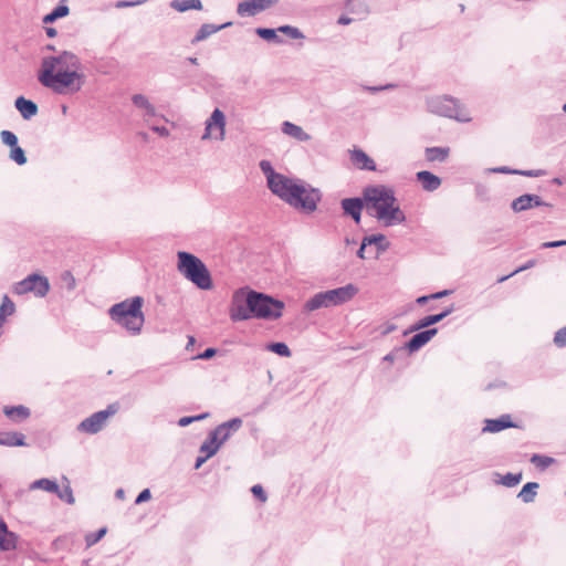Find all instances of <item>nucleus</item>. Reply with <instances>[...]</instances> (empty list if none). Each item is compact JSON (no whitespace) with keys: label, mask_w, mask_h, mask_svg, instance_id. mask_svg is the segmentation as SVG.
<instances>
[{"label":"nucleus","mask_w":566,"mask_h":566,"mask_svg":"<svg viewBox=\"0 0 566 566\" xmlns=\"http://www.w3.org/2000/svg\"><path fill=\"white\" fill-rule=\"evenodd\" d=\"M266 349L281 356V357H290L291 349L283 342L270 343L266 345Z\"/></svg>","instance_id":"nucleus-39"},{"label":"nucleus","mask_w":566,"mask_h":566,"mask_svg":"<svg viewBox=\"0 0 566 566\" xmlns=\"http://www.w3.org/2000/svg\"><path fill=\"white\" fill-rule=\"evenodd\" d=\"M232 25V22H226L223 24L217 25L212 23H203L199 30L197 31L195 38L192 39V43L201 42L206 39H208L210 35L219 32L220 30H223L228 27Z\"/></svg>","instance_id":"nucleus-21"},{"label":"nucleus","mask_w":566,"mask_h":566,"mask_svg":"<svg viewBox=\"0 0 566 566\" xmlns=\"http://www.w3.org/2000/svg\"><path fill=\"white\" fill-rule=\"evenodd\" d=\"M282 132L298 142H307L311 139V136L301 126L287 120L283 122Z\"/></svg>","instance_id":"nucleus-24"},{"label":"nucleus","mask_w":566,"mask_h":566,"mask_svg":"<svg viewBox=\"0 0 566 566\" xmlns=\"http://www.w3.org/2000/svg\"><path fill=\"white\" fill-rule=\"evenodd\" d=\"M512 172L515 175H521V176H525V177H542L545 175V170H542V169H534V170L514 169V171H512Z\"/></svg>","instance_id":"nucleus-50"},{"label":"nucleus","mask_w":566,"mask_h":566,"mask_svg":"<svg viewBox=\"0 0 566 566\" xmlns=\"http://www.w3.org/2000/svg\"><path fill=\"white\" fill-rule=\"evenodd\" d=\"M475 190H476V196L479 198H481L482 200L486 199L488 189L484 186L479 185V186H476Z\"/></svg>","instance_id":"nucleus-61"},{"label":"nucleus","mask_w":566,"mask_h":566,"mask_svg":"<svg viewBox=\"0 0 566 566\" xmlns=\"http://www.w3.org/2000/svg\"><path fill=\"white\" fill-rule=\"evenodd\" d=\"M482 432H500L510 428H517V424L512 421L511 415L505 413L496 419H485Z\"/></svg>","instance_id":"nucleus-17"},{"label":"nucleus","mask_w":566,"mask_h":566,"mask_svg":"<svg viewBox=\"0 0 566 566\" xmlns=\"http://www.w3.org/2000/svg\"><path fill=\"white\" fill-rule=\"evenodd\" d=\"M416 178L426 191H434L441 186L440 177L428 170L418 171Z\"/></svg>","instance_id":"nucleus-20"},{"label":"nucleus","mask_w":566,"mask_h":566,"mask_svg":"<svg viewBox=\"0 0 566 566\" xmlns=\"http://www.w3.org/2000/svg\"><path fill=\"white\" fill-rule=\"evenodd\" d=\"M438 333V328H428L416 333L407 343L401 346V349L406 352L415 353L423 347L428 342L431 340Z\"/></svg>","instance_id":"nucleus-16"},{"label":"nucleus","mask_w":566,"mask_h":566,"mask_svg":"<svg viewBox=\"0 0 566 566\" xmlns=\"http://www.w3.org/2000/svg\"><path fill=\"white\" fill-rule=\"evenodd\" d=\"M366 209L385 226L401 224L406 221L405 212L396 206V197L392 189L378 185L364 188Z\"/></svg>","instance_id":"nucleus-3"},{"label":"nucleus","mask_w":566,"mask_h":566,"mask_svg":"<svg viewBox=\"0 0 566 566\" xmlns=\"http://www.w3.org/2000/svg\"><path fill=\"white\" fill-rule=\"evenodd\" d=\"M25 444V436L21 432H0V446L23 447Z\"/></svg>","instance_id":"nucleus-23"},{"label":"nucleus","mask_w":566,"mask_h":566,"mask_svg":"<svg viewBox=\"0 0 566 566\" xmlns=\"http://www.w3.org/2000/svg\"><path fill=\"white\" fill-rule=\"evenodd\" d=\"M363 239L364 245L375 244L378 253L385 252L389 249V242L387 241L386 237L381 233L366 235Z\"/></svg>","instance_id":"nucleus-28"},{"label":"nucleus","mask_w":566,"mask_h":566,"mask_svg":"<svg viewBox=\"0 0 566 566\" xmlns=\"http://www.w3.org/2000/svg\"><path fill=\"white\" fill-rule=\"evenodd\" d=\"M396 87V84L389 83L386 85H379V86H365V90L370 93H378L381 91L392 90Z\"/></svg>","instance_id":"nucleus-54"},{"label":"nucleus","mask_w":566,"mask_h":566,"mask_svg":"<svg viewBox=\"0 0 566 566\" xmlns=\"http://www.w3.org/2000/svg\"><path fill=\"white\" fill-rule=\"evenodd\" d=\"M220 444L217 442V439H213V437L209 433L207 439L202 442L200 447V452L205 453L207 457L211 458L214 455L218 450L220 449Z\"/></svg>","instance_id":"nucleus-34"},{"label":"nucleus","mask_w":566,"mask_h":566,"mask_svg":"<svg viewBox=\"0 0 566 566\" xmlns=\"http://www.w3.org/2000/svg\"><path fill=\"white\" fill-rule=\"evenodd\" d=\"M554 461L553 458L542 454H533L531 458V462L539 470L547 469Z\"/></svg>","instance_id":"nucleus-40"},{"label":"nucleus","mask_w":566,"mask_h":566,"mask_svg":"<svg viewBox=\"0 0 566 566\" xmlns=\"http://www.w3.org/2000/svg\"><path fill=\"white\" fill-rule=\"evenodd\" d=\"M364 206H366L364 193L363 197L344 198L340 201V207L344 214L350 217L357 224L361 220V211Z\"/></svg>","instance_id":"nucleus-13"},{"label":"nucleus","mask_w":566,"mask_h":566,"mask_svg":"<svg viewBox=\"0 0 566 566\" xmlns=\"http://www.w3.org/2000/svg\"><path fill=\"white\" fill-rule=\"evenodd\" d=\"M538 488H539V484L537 482H527L526 484H524V486L517 494V497L523 503H532V502H534V500L536 497Z\"/></svg>","instance_id":"nucleus-27"},{"label":"nucleus","mask_w":566,"mask_h":566,"mask_svg":"<svg viewBox=\"0 0 566 566\" xmlns=\"http://www.w3.org/2000/svg\"><path fill=\"white\" fill-rule=\"evenodd\" d=\"M536 264V260H530L527 261L524 265L517 268L516 270H514L512 273L505 275V276H502L497 280L499 283H502L504 281H506L507 279H510L511 276L515 275L516 273H520V272H523L527 269H531L533 268L534 265Z\"/></svg>","instance_id":"nucleus-48"},{"label":"nucleus","mask_w":566,"mask_h":566,"mask_svg":"<svg viewBox=\"0 0 566 566\" xmlns=\"http://www.w3.org/2000/svg\"><path fill=\"white\" fill-rule=\"evenodd\" d=\"M242 427L241 418H232L226 422H222L216 429H213L210 434L213 439H217V442L222 446L233 432L238 431Z\"/></svg>","instance_id":"nucleus-14"},{"label":"nucleus","mask_w":566,"mask_h":566,"mask_svg":"<svg viewBox=\"0 0 566 566\" xmlns=\"http://www.w3.org/2000/svg\"><path fill=\"white\" fill-rule=\"evenodd\" d=\"M277 0H244L238 4L237 12L241 17H252L273 6Z\"/></svg>","instance_id":"nucleus-15"},{"label":"nucleus","mask_w":566,"mask_h":566,"mask_svg":"<svg viewBox=\"0 0 566 566\" xmlns=\"http://www.w3.org/2000/svg\"><path fill=\"white\" fill-rule=\"evenodd\" d=\"M69 12H70V9H69L67 6H57L56 8L53 9L52 12H50L49 14H46L43 18V22L44 23H52L56 19L63 18V17L67 15Z\"/></svg>","instance_id":"nucleus-38"},{"label":"nucleus","mask_w":566,"mask_h":566,"mask_svg":"<svg viewBox=\"0 0 566 566\" xmlns=\"http://www.w3.org/2000/svg\"><path fill=\"white\" fill-rule=\"evenodd\" d=\"M151 129L160 136H167L169 134L165 126L151 125Z\"/></svg>","instance_id":"nucleus-62"},{"label":"nucleus","mask_w":566,"mask_h":566,"mask_svg":"<svg viewBox=\"0 0 566 566\" xmlns=\"http://www.w3.org/2000/svg\"><path fill=\"white\" fill-rule=\"evenodd\" d=\"M224 126H226V117L224 114L216 108L210 118L206 123L205 134L202 135V139L214 138L217 140H222L224 137Z\"/></svg>","instance_id":"nucleus-12"},{"label":"nucleus","mask_w":566,"mask_h":566,"mask_svg":"<svg viewBox=\"0 0 566 566\" xmlns=\"http://www.w3.org/2000/svg\"><path fill=\"white\" fill-rule=\"evenodd\" d=\"M208 416V413H201L193 417H181L179 418V427H186L193 421L202 420Z\"/></svg>","instance_id":"nucleus-52"},{"label":"nucleus","mask_w":566,"mask_h":566,"mask_svg":"<svg viewBox=\"0 0 566 566\" xmlns=\"http://www.w3.org/2000/svg\"><path fill=\"white\" fill-rule=\"evenodd\" d=\"M19 535L9 531L7 523L0 520V551L8 552L17 548Z\"/></svg>","instance_id":"nucleus-18"},{"label":"nucleus","mask_w":566,"mask_h":566,"mask_svg":"<svg viewBox=\"0 0 566 566\" xmlns=\"http://www.w3.org/2000/svg\"><path fill=\"white\" fill-rule=\"evenodd\" d=\"M248 306L254 318L273 321L282 316L284 303L261 292L249 289Z\"/></svg>","instance_id":"nucleus-7"},{"label":"nucleus","mask_w":566,"mask_h":566,"mask_svg":"<svg viewBox=\"0 0 566 566\" xmlns=\"http://www.w3.org/2000/svg\"><path fill=\"white\" fill-rule=\"evenodd\" d=\"M439 322H441L440 315H438V314L427 315V316L422 317L421 319H419L418 322H416L413 325H411L407 331H405L403 335L406 336L409 333L418 332L423 328L428 329V327H430Z\"/></svg>","instance_id":"nucleus-25"},{"label":"nucleus","mask_w":566,"mask_h":566,"mask_svg":"<svg viewBox=\"0 0 566 566\" xmlns=\"http://www.w3.org/2000/svg\"><path fill=\"white\" fill-rule=\"evenodd\" d=\"M144 298L134 296L112 305L108 315L113 322L124 327L129 334L138 335L145 323V315L142 311Z\"/></svg>","instance_id":"nucleus-4"},{"label":"nucleus","mask_w":566,"mask_h":566,"mask_svg":"<svg viewBox=\"0 0 566 566\" xmlns=\"http://www.w3.org/2000/svg\"><path fill=\"white\" fill-rule=\"evenodd\" d=\"M427 107L429 112L433 114L449 117L458 122L468 123L471 120L469 113L459 101L448 95L428 98Z\"/></svg>","instance_id":"nucleus-8"},{"label":"nucleus","mask_w":566,"mask_h":566,"mask_svg":"<svg viewBox=\"0 0 566 566\" xmlns=\"http://www.w3.org/2000/svg\"><path fill=\"white\" fill-rule=\"evenodd\" d=\"M0 136L2 143L10 146L11 148L18 145V137L12 132L2 130Z\"/></svg>","instance_id":"nucleus-47"},{"label":"nucleus","mask_w":566,"mask_h":566,"mask_svg":"<svg viewBox=\"0 0 566 566\" xmlns=\"http://www.w3.org/2000/svg\"><path fill=\"white\" fill-rule=\"evenodd\" d=\"M352 163L359 169L375 171V161L361 149H353L350 151Z\"/></svg>","instance_id":"nucleus-19"},{"label":"nucleus","mask_w":566,"mask_h":566,"mask_svg":"<svg viewBox=\"0 0 566 566\" xmlns=\"http://www.w3.org/2000/svg\"><path fill=\"white\" fill-rule=\"evenodd\" d=\"M10 158L20 166L27 163V156L24 154V150L18 145L11 148Z\"/></svg>","instance_id":"nucleus-43"},{"label":"nucleus","mask_w":566,"mask_h":566,"mask_svg":"<svg viewBox=\"0 0 566 566\" xmlns=\"http://www.w3.org/2000/svg\"><path fill=\"white\" fill-rule=\"evenodd\" d=\"M563 245H566V240L544 242L542 244V248L543 249H549V248H558V247H563Z\"/></svg>","instance_id":"nucleus-59"},{"label":"nucleus","mask_w":566,"mask_h":566,"mask_svg":"<svg viewBox=\"0 0 566 566\" xmlns=\"http://www.w3.org/2000/svg\"><path fill=\"white\" fill-rule=\"evenodd\" d=\"M179 273L198 290L209 291L213 287L209 269L199 256L190 252L179 251Z\"/></svg>","instance_id":"nucleus-5"},{"label":"nucleus","mask_w":566,"mask_h":566,"mask_svg":"<svg viewBox=\"0 0 566 566\" xmlns=\"http://www.w3.org/2000/svg\"><path fill=\"white\" fill-rule=\"evenodd\" d=\"M405 352V349H401V346L396 347L394 350H391L384 357V361L394 363L397 359L398 355Z\"/></svg>","instance_id":"nucleus-55"},{"label":"nucleus","mask_w":566,"mask_h":566,"mask_svg":"<svg viewBox=\"0 0 566 566\" xmlns=\"http://www.w3.org/2000/svg\"><path fill=\"white\" fill-rule=\"evenodd\" d=\"M107 530L106 527L99 528L97 532L88 533L85 535V543L87 547H91L95 545L97 542H99L106 534Z\"/></svg>","instance_id":"nucleus-42"},{"label":"nucleus","mask_w":566,"mask_h":566,"mask_svg":"<svg viewBox=\"0 0 566 566\" xmlns=\"http://www.w3.org/2000/svg\"><path fill=\"white\" fill-rule=\"evenodd\" d=\"M133 104L145 111L146 117H154L155 116V107L150 104L148 98L143 94H135L132 97Z\"/></svg>","instance_id":"nucleus-31"},{"label":"nucleus","mask_w":566,"mask_h":566,"mask_svg":"<svg viewBox=\"0 0 566 566\" xmlns=\"http://www.w3.org/2000/svg\"><path fill=\"white\" fill-rule=\"evenodd\" d=\"M216 353H217L216 348L209 347V348L205 349L202 353H200L196 356L189 357V359H210L216 355Z\"/></svg>","instance_id":"nucleus-53"},{"label":"nucleus","mask_w":566,"mask_h":566,"mask_svg":"<svg viewBox=\"0 0 566 566\" xmlns=\"http://www.w3.org/2000/svg\"><path fill=\"white\" fill-rule=\"evenodd\" d=\"M151 493L149 489L143 490L136 497L135 504H142L148 500H150Z\"/></svg>","instance_id":"nucleus-58"},{"label":"nucleus","mask_w":566,"mask_h":566,"mask_svg":"<svg viewBox=\"0 0 566 566\" xmlns=\"http://www.w3.org/2000/svg\"><path fill=\"white\" fill-rule=\"evenodd\" d=\"M81 67V60L75 53L62 51L57 55L42 59L38 80L54 93H76L85 81V75L80 72Z\"/></svg>","instance_id":"nucleus-1"},{"label":"nucleus","mask_w":566,"mask_h":566,"mask_svg":"<svg viewBox=\"0 0 566 566\" xmlns=\"http://www.w3.org/2000/svg\"><path fill=\"white\" fill-rule=\"evenodd\" d=\"M453 311H454V305L452 304V305L446 307L442 312L438 313V315H440V321L444 319Z\"/></svg>","instance_id":"nucleus-63"},{"label":"nucleus","mask_w":566,"mask_h":566,"mask_svg":"<svg viewBox=\"0 0 566 566\" xmlns=\"http://www.w3.org/2000/svg\"><path fill=\"white\" fill-rule=\"evenodd\" d=\"M117 411L118 405L111 403L106 409L94 412L90 417L82 420L77 426V431L95 434L104 428L107 419L114 416Z\"/></svg>","instance_id":"nucleus-10"},{"label":"nucleus","mask_w":566,"mask_h":566,"mask_svg":"<svg viewBox=\"0 0 566 566\" xmlns=\"http://www.w3.org/2000/svg\"><path fill=\"white\" fill-rule=\"evenodd\" d=\"M554 344L558 347V348H564L566 347V326L558 329L556 333H555V336H554Z\"/></svg>","instance_id":"nucleus-49"},{"label":"nucleus","mask_w":566,"mask_h":566,"mask_svg":"<svg viewBox=\"0 0 566 566\" xmlns=\"http://www.w3.org/2000/svg\"><path fill=\"white\" fill-rule=\"evenodd\" d=\"M511 208L514 212H522L531 209L530 193H524L515 198L511 203Z\"/></svg>","instance_id":"nucleus-35"},{"label":"nucleus","mask_w":566,"mask_h":566,"mask_svg":"<svg viewBox=\"0 0 566 566\" xmlns=\"http://www.w3.org/2000/svg\"><path fill=\"white\" fill-rule=\"evenodd\" d=\"M268 188L290 207L304 213H313L322 200V193L302 179L290 178L281 174Z\"/></svg>","instance_id":"nucleus-2"},{"label":"nucleus","mask_w":566,"mask_h":566,"mask_svg":"<svg viewBox=\"0 0 566 566\" xmlns=\"http://www.w3.org/2000/svg\"><path fill=\"white\" fill-rule=\"evenodd\" d=\"M397 329V325L392 323H386L381 326H379L378 331L380 335L386 336Z\"/></svg>","instance_id":"nucleus-57"},{"label":"nucleus","mask_w":566,"mask_h":566,"mask_svg":"<svg viewBox=\"0 0 566 566\" xmlns=\"http://www.w3.org/2000/svg\"><path fill=\"white\" fill-rule=\"evenodd\" d=\"M279 30L277 29H270V28H256L255 33L263 40L274 42L277 44L283 43V39L277 35Z\"/></svg>","instance_id":"nucleus-33"},{"label":"nucleus","mask_w":566,"mask_h":566,"mask_svg":"<svg viewBox=\"0 0 566 566\" xmlns=\"http://www.w3.org/2000/svg\"><path fill=\"white\" fill-rule=\"evenodd\" d=\"M357 293L358 287L352 283L337 289L318 292L304 303L303 311L310 313L323 307L338 306L353 300Z\"/></svg>","instance_id":"nucleus-6"},{"label":"nucleus","mask_w":566,"mask_h":566,"mask_svg":"<svg viewBox=\"0 0 566 566\" xmlns=\"http://www.w3.org/2000/svg\"><path fill=\"white\" fill-rule=\"evenodd\" d=\"M61 281L65 285L67 291H73L76 286V280L71 271H64L61 274Z\"/></svg>","instance_id":"nucleus-46"},{"label":"nucleus","mask_w":566,"mask_h":566,"mask_svg":"<svg viewBox=\"0 0 566 566\" xmlns=\"http://www.w3.org/2000/svg\"><path fill=\"white\" fill-rule=\"evenodd\" d=\"M63 480L66 482V484L62 489L59 486V491L55 492V494L60 500L66 502L67 504H74L75 499L70 482L65 476H63Z\"/></svg>","instance_id":"nucleus-36"},{"label":"nucleus","mask_w":566,"mask_h":566,"mask_svg":"<svg viewBox=\"0 0 566 566\" xmlns=\"http://www.w3.org/2000/svg\"><path fill=\"white\" fill-rule=\"evenodd\" d=\"M49 291V280L36 273L28 275L25 279L17 282L12 287V292L17 295H23L32 292L38 297H44Z\"/></svg>","instance_id":"nucleus-9"},{"label":"nucleus","mask_w":566,"mask_h":566,"mask_svg":"<svg viewBox=\"0 0 566 566\" xmlns=\"http://www.w3.org/2000/svg\"><path fill=\"white\" fill-rule=\"evenodd\" d=\"M277 30H279V32H281L283 34H286L291 39H304L305 38L303 32L296 27L286 24V25L279 27Z\"/></svg>","instance_id":"nucleus-41"},{"label":"nucleus","mask_w":566,"mask_h":566,"mask_svg":"<svg viewBox=\"0 0 566 566\" xmlns=\"http://www.w3.org/2000/svg\"><path fill=\"white\" fill-rule=\"evenodd\" d=\"M522 480V473H506L503 478H502V484L507 486V488H513L515 485H517Z\"/></svg>","instance_id":"nucleus-45"},{"label":"nucleus","mask_w":566,"mask_h":566,"mask_svg":"<svg viewBox=\"0 0 566 566\" xmlns=\"http://www.w3.org/2000/svg\"><path fill=\"white\" fill-rule=\"evenodd\" d=\"M450 153L449 147H427L424 150L426 159L428 161L443 163Z\"/></svg>","instance_id":"nucleus-26"},{"label":"nucleus","mask_w":566,"mask_h":566,"mask_svg":"<svg viewBox=\"0 0 566 566\" xmlns=\"http://www.w3.org/2000/svg\"><path fill=\"white\" fill-rule=\"evenodd\" d=\"M15 108L20 112L24 119H30L38 114V105L23 96H19L14 102Z\"/></svg>","instance_id":"nucleus-22"},{"label":"nucleus","mask_w":566,"mask_h":566,"mask_svg":"<svg viewBox=\"0 0 566 566\" xmlns=\"http://www.w3.org/2000/svg\"><path fill=\"white\" fill-rule=\"evenodd\" d=\"M530 198H531V208L542 207V206L552 207V205L543 201L542 198L537 195L530 193Z\"/></svg>","instance_id":"nucleus-56"},{"label":"nucleus","mask_w":566,"mask_h":566,"mask_svg":"<svg viewBox=\"0 0 566 566\" xmlns=\"http://www.w3.org/2000/svg\"><path fill=\"white\" fill-rule=\"evenodd\" d=\"M14 312H15L14 303L11 301V298L7 294L3 295L2 302L0 305V327L6 322V318L8 316L13 315Z\"/></svg>","instance_id":"nucleus-32"},{"label":"nucleus","mask_w":566,"mask_h":566,"mask_svg":"<svg viewBox=\"0 0 566 566\" xmlns=\"http://www.w3.org/2000/svg\"><path fill=\"white\" fill-rule=\"evenodd\" d=\"M144 0H137V1H118L116 3V8H127V7H134L142 4Z\"/></svg>","instance_id":"nucleus-60"},{"label":"nucleus","mask_w":566,"mask_h":566,"mask_svg":"<svg viewBox=\"0 0 566 566\" xmlns=\"http://www.w3.org/2000/svg\"><path fill=\"white\" fill-rule=\"evenodd\" d=\"M450 293H451L450 290H443V291L436 292V293L431 294V297H432V300H438V298H442V297L449 295Z\"/></svg>","instance_id":"nucleus-64"},{"label":"nucleus","mask_w":566,"mask_h":566,"mask_svg":"<svg viewBox=\"0 0 566 566\" xmlns=\"http://www.w3.org/2000/svg\"><path fill=\"white\" fill-rule=\"evenodd\" d=\"M4 415L14 421H21L30 416L29 408L20 405L13 407H4Z\"/></svg>","instance_id":"nucleus-30"},{"label":"nucleus","mask_w":566,"mask_h":566,"mask_svg":"<svg viewBox=\"0 0 566 566\" xmlns=\"http://www.w3.org/2000/svg\"><path fill=\"white\" fill-rule=\"evenodd\" d=\"M190 9L201 10L202 3L200 0H179V12H185Z\"/></svg>","instance_id":"nucleus-44"},{"label":"nucleus","mask_w":566,"mask_h":566,"mask_svg":"<svg viewBox=\"0 0 566 566\" xmlns=\"http://www.w3.org/2000/svg\"><path fill=\"white\" fill-rule=\"evenodd\" d=\"M29 490H31V491H33V490H43V491H46L49 493H54L55 494V492L59 491V484L54 480L42 478V479L33 481L29 485Z\"/></svg>","instance_id":"nucleus-29"},{"label":"nucleus","mask_w":566,"mask_h":566,"mask_svg":"<svg viewBox=\"0 0 566 566\" xmlns=\"http://www.w3.org/2000/svg\"><path fill=\"white\" fill-rule=\"evenodd\" d=\"M249 289L237 290L231 300L229 316L232 322L247 321L253 317L252 311L248 306Z\"/></svg>","instance_id":"nucleus-11"},{"label":"nucleus","mask_w":566,"mask_h":566,"mask_svg":"<svg viewBox=\"0 0 566 566\" xmlns=\"http://www.w3.org/2000/svg\"><path fill=\"white\" fill-rule=\"evenodd\" d=\"M259 167L261 169V171L265 175L266 177V184L268 186L274 181L281 174L280 172H276L273 167H272V164L271 161L269 160H261L260 164H259Z\"/></svg>","instance_id":"nucleus-37"},{"label":"nucleus","mask_w":566,"mask_h":566,"mask_svg":"<svg viewBox=\"0 0 566 566\" xmlns=\"http://www.w3.org/2000/svg\"><path fill=\"white\" fill-rule=\"evenodd\" d=\"M251 492H252V494H253L256 499H259L261 502H263V503H264V502H266V500H268V495H266V493H265L264 489L262 488V485H260V484H255V485H253V486L251 488Z\"/></svg>","instance_id":"nucleus-51"}]
</instances>
